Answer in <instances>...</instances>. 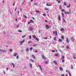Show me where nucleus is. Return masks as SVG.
I'll return each mask as SVG.
<instances>
[{
	"label": "nucleus",
	"mask_w": 76,
	"mask_h": 76,
	"mask_svg": "<svg viewBox=\"0 0 76 76\" xmlns=\"http://www.w3.org/2000/svg\"><path fill=\"white\" fill-rule=\"evenodd\" d=\"M24 17L25 18H26V19H27V17L25 15H24Z\"/></svg>",
	"instance_id": "412c9836"
},
{
	"label": "nucleus",
	"mask_w": 76,
	"mask_h": 76,
	"mask_svg": "<svg viewBox=\"0 0 76 76\" xmlns=\"http://www.w3.org/2000/svg\"><path fill=\"white\" fill-rule=\"evenodd\" d=\"M18 32H22V31L21 30H19L18 31Z\"/></svg>",
	"instance_id": "393cba45"
},
{
	"label": "nucleus",
	"mask_w": 76,
	"mask_h": 76,
	"mask_svg": "<svg viewBox=\"0 0 76 76\" xmlns=\"http://www.w3.org/2000/svg\"><path fill=\"white\" fill-rule=\"evenodd\" d=\"M30 31H32V28L30 27Z\"/></svg>",
	"instance_id": "7c9ffc66"
},
{
	"label": "nucleus",
	"mask_w": 76,
	"mask_h": 76,
	"mask_svg": "<svg viewBox=\"0 0 76 76\" xmlns=\"http://www.w3.org/2000/svg\"><path fill=\"white\" fill-rule=\"evenodd\" d=\"M66 47L67 49H69V46H66Z\"/></svg>",
	"instance_id": "f704fd0d"
},
{
	"label": "nucleus",
	"mask_w": 76,
	"mask_h": 76,
	"mask_svg": "<svg viewBox=\"0 0 76 76\" xmlns=\"http://www.w3.org/2000/svg\"><path fill=\"white\" fill-rule=\"evenodd\" d=\"M33 50V48H30V50Z\"/></svg>",
	"instance_id": "cd10ccee"
},
{
	"label": "nucleus",
	"mask_w": 76,
	"mask_h": 76,
	"mask_svg": "<svg viewBox=\"0 0 76 76\" xmlns=\"http://www.w3.org/2000/svg\"><path fill=\"white\" fill-rule=\"evenodd\" d=\"M45 22H48L47 20H45Z\"/></svg>",
	"instance_id": "e2e57ef3"
},
{
	"label": "nucleus",
	"mask_w": 76,
	"mask_h": 76,
	"mask_svg": "<svg viewBox=\"0 0 76 76\" xmlns=\"http://www.w3.org/2000/svg\"><path fill=\"white\" fill-rule=\"evenodd\" d=\"M64 5L66 6V3L65 2H64Z\"/></svg>",
	"instance_id": "a878e982"
},
{
	"label": "nucleus",
	"mask_w": 76,
	"mask_h": 76,
	"mask_svg": "<svg viewBox=\"0 0 76 76\" xmlns=\"http://www.w3.org/2000/svg\"><path fill=\"white\" fill-rule=\"evenodd\" d=\"M29 39H31V35H29Z\"/></svg>",
	"instance_id": "72a5a7b5"
},
{
	"label": "nucleus",
	"mask_w": 76,
	"mask_h": 76,
	"mask_svg": "<svg viewBox=\"0 0 76 76\" xmlns=\"http://www.w3.org/2000/svg\"><path fill=\"white\" fill-rule=\"evenodd\" d=\"M68 73L69 75L70 76H71V74H70V73L69 72H68Z\"/></svg>",
	"instance_id": "c9c22d12"
},
{
	"label": "nucleus",
	"mask_w": 76,
	"mask_h": 76,
	"mask_svg": "<svg viewBox=\"0 0 76 76\" xmlns=\"http://www.w3.org/2000/svg\"><path fill=\"white\" fill-rule=\"evenodd\" d=\"M30 23H31V22H29L28 23V24L29 25V24H30Z\"/></svg>",
	"instance_id": "3c124183"
},
{
	"label": "nucleus",
	"mask_w": 76,
	"mask_h": 76,
	"mask_svg": "<svg viewBox=\"0 0 76 76\" xmlns=\"http://www.w3.org/2000/svg\"><path fill=\"white\" fill-rule=\"evenodd\" d=\"M37 3H35L34 4V5H37Z\"/></svg>",
	"instance_id": "8fccbe9b"
},
{
	"label": "nucleus",
	"mask_w": 76,
	"mask_h": 76,
	"mask_svg": "<svg viewBox=\"0 0 76 76\" xmlns=\"http://www.w3.org/2000/svg\"><path fill=\"white\" fill-rule=\"evenodd\" d=\"M46 5L47 6H52V4H51L50 5H48V3H47L46 4Z\"/></svg>",
	"instance_id": "39448f33"
},
{
	"label": "nucleus",
	"mask_w": 76,
	"mask_h": 76,
	"mask_svg": "<svg viewBox=\"0 0 76 76\" xmlns=\"http://www.w3.org/2000/svg\"><path fill=\"white\" fill-rule=\"evenodd\" d=\"M29 43H32V42H31V41H29V42H28V44H29Z\"/></svg>",
	"instance_id": "c756f323"
},
{
	"label": "nucleus",
	"mask_w": 76,
	"mask_h": 76,
	"mask_svg": "<svg viewBox=\"0 0 76 76\" xmlns=\"http://www.w3.org/2000/svg\"><path fill=\"white\" fill-rule=\"evenodd\" d=\"M73 58H74V59H75V58H76L75 56H73Z\"/></svg>",
	"instance_id": "5fc2aeb1"
},
{
	"label": "nucleus",
	"mask_w": 76,
	"mask_h": 76,
	"mask_svg": "<svg viewBox=\"0 0 76 76\" xmlns=\"http://www.w3.org/2000/svg\"><path fill=\"white\" fill-rule=\"evenodd\" d=\"M56 37H54V40L55 41H56Z\"/></svg>",
	"instance_id": "de8ad7c7"
},
{
	"label": "nucleus",
	"mask_w": 76,
	"mask_h": 76,
	"mask_svg": "<svg viewBox=\"0 0 76 76\" xmlns=\"http://www.w3.org/2000/svg\"><path fill=\"white\" fill-rule=\"evenodd\" d=\"M63 20L64 22H65V20H64V18H63Z\"/></svg>",
	"instance_id": "09e8293b"
},
{
	"label": "nucleus",
	"mask_w": 76,
	"mask_h": 76,
	"mask_svg": "<svg viewBox=\"0 0 76 76\" xmlns=\"http://www.w3.org/2000/svg\"><path fill=\"white\" fill-rule=\"evenodd\" d=\"M52 52H53V53H55V51L54 50H52Z\"/></svg>",
	"instance_id": "a19ab883"
},
{
	"label": "nucleus",
	"mask_w": 76,
	"mask_h": 76,
	"mask_svg": "<svg viewBox=\"0 0 76 76\" xmlns=\"http://www.w3.org/2000/svg\"><path fill=\"white\" fill-rule=\"evenodd\" d=\"M71 68L72 69H73V65H71Z\"/></svg>",
	"instance_id": "bb28decb"
},
{
	"label": "nucleus",
	"mask_w": 76,
	"mask_h": 76,
	"mask_svg": "<svg viewBox=\"0 0 76 76\" xmlns=\"http://www.w3.org/2000/svg\"><path fill=\"white\" fill-rule=\"evenodd\" d=\"M15 64H13V67H15Z\"/></svg>",
	"instance_id": "680f3d73"
},
{
	"label": "nucleus",
	"mask_w": 76,
	"mask_h": 76,
	"mask_svg": "<svg viewBox=\"0 0 76 76\" xmlns=\"http://www.w3.org/2000/svg\"><path fill=\"white\" fill-rule=\"evenodd\" d=\"M64 60H63L62 61V63H63V62H64Z\"/></svg>",
	"instance_id": "13d9d810"
},
{
	"label": "nucleus",
	"mask_w": 76,
	"mask_h": 76,
	"mask_svg": "<svg viewBox=\"0 0 76 76\" xmlns=\"http://www.w3.org/2000/svg\"><path fill=\"white\" fill-rule=\"evenodd\" d=\"M10 52H11V51H12V49H10Z\"/></svg>",
	"instance_id": "6e6d98bb"
},
{
	"label": "nucleus",
	"mask_w": 76,
	"mask_h": 76,
	"mask_svg": "<svg viewBox=\"0 0 76 76\" xmlns=\"http://www.w3.org/2000/svg\"><path fill=\"white\" fill-rule=\"evenodd\" d=\"M64 56H62L61 57V59L62 60H64Z\"/></svg>",
	"instance_id": "0eeeda50"
},
{
	"label": "nucleus",
	"mask_w": 76,
	"mask_h": 76,
	"mask_svg": "<svg viewBox=\"0 0 76 76\" xmlns=\"http://www.w3.org/2000/svg\"><path fill=\"white\" fill-rule=\"evenodd\" d=\"M65 13H66V14H67V12H66V11H65Z\"/></svg>",
	"instance_id": "338daca9"
},
{
	"label": "nucleus",
	"mask_w": 76,
	"mask_h": 76,
	"mask_svg": "<svg viewBox=\"0 0 76 76\" xmlns=\"http://www.w3.org/2000/svg\"><path fill=\"white\" fill-rule=\"evenodd\" d=\"M61 31L63 32V31H64V29L63 28H61Z\"/></svg>",
	"instance_id": "1a4fd4ad"
},
{
	"label": "nucleus",
	"mask_w": 76,
	"mask_h": 76,
	"mask_svg": "<svg viewBox=\"0 0 76 76\" xmlns=\"http://www.w3.org/2000/svg\"><path fill=\"white\" fill-rule=\"evenodd\" d=\"M62 39H59L58 40V41L59 42H61V41H62Z\"/></svg>",
	"instance_id": "f8f14e48"
},
{
	"label": "nucleus",
	"mask_w": 76,
	"mask_h": 76,
	"mask_svg": "<svg viewBox=\"0 0 76 76\" xmlns=\"http://www.w3.org/2000/svg\"><path fill=\"white\" fill-rule=\"evenodd\" d=\"M17 9V8H16L15 9V11L16 12V10Z\"/></svg>",
	"instance_id": "4d7b16f0"
},
{
	"label": "nucleus",
	"mask_w": 76,
	"mask_h": 76,
	"mask_svg": "<svg viewBox=\"0 0 76 76\" xmlns=\"http://www.w3.org/2000/svg\"><path fill=\"white\" fill-rule=\"evenodd\" d=\"M30 20L32 23H34V21L32 20Z\"/></svg>",
	"instance_id": "5701e85b"
},
{
	"label": "nucleus",
	"mask_w": 76,
	"mask_h": 76,
	"mask_svg": "<svg viewBox=\"0 0 76 76\" xmlns=\"http://www.w3.org/2000/svg\"><path fill=\"white\" fill-rule=\"evenodd\" d=\"M44 39H48V38L45 37V38H44Z\"/></svg>",
	"instance_id": "58836bf2"
},
{
	"label": "nucleus",
	"mask_w": 76,
	"mask_h": 76,
	"mask_svg": "<svg viewBox=\"0 0 76 76\" xmlns=\"http://www.w3.org/2000/svg\"><path fill=\"white\" fill-rule=\"evenodd\" d=\"M30 60H31V61H32V62H34V60H32V59H30Z\"/></svg>",
	"instance_id": "4c0bfd02"
},
{
	"label": "nucleus",
	"mask_w": 76,
	"mask_h": 76,
	"mask_svg": "<svg viewBox=\"0 0 76 76\" xmlns=\"http://www.w3.org/2000/svg\"><path fill=\"white\" fill-rule=\"evenodd\" d=\"M66 41L68 44L69 43V39L68 38H66Z\"/></svg>",
	"instance_id": "7ed1b4c3"
},
{
	"label": "nucleus",
	"mask_w": 76,
	"mask_h": 76,
	"mask_svg": "<svg viewBox=\"0 0 76 76\" xmlns=\"http://www.w3.org/2000/svg\"><path fill=\"white\" fill-rule=\"evenodd\" d=\"M32 37L33 38H36V36L35 35H34Z\"/></svg>",
	"instance_id": "f3484780"
},
{
	"label": "nucleus",
	"mask_w": 76,
	"mask_h": 76,
	"mask_svg": "<svg viewBox=\"0 0 76 76\" xmlns=\"http://www.w3.org/2000/svg\"><path fill=\"white\" fill-rule=\"evenodd\" d=\"M59 70L62 71L63 70V68H62V67H60L59 68Z\"/></svg>",
	"instance_id": "9d476101"
},
{
	"label": "nucleus",
	"mask_w": 76,
	"mask_h": 76,
	"mask_svg": "<svg viewBox=\"0 0 76 76\" xmlns=\"http://www.w3.org/2000/svg\"><path fill=\"white\" fill-rule=\"evenodd\" d=\"M67 14H70V12H67Z\"/></svg>",
	"instance_id": "49530a36"
},
{
	"label": "nucleus",
	"mask_w": 76,
	"mask_h": 76,
	"mask_svg": "<svg viewBox=\"0 0 76 76\" xmlns=\"http://www.w3.org/2000/svg\"><path fill=\"white\" fill-rule=\"evenodd\" d=\"M70 7V4H69V6H66V7H67L68 8Z\"/></svg>",
	"instance_id": "ddd939ff"
},
{
	"label": "nucleus",
	"mask_w": 76,
	"mask_h": 76,
	"mask_svg": "<svg viewBox=\"0 0 76 76\" xmlns=\"http://www.w3.org/2000/svg\"><path fill=\"white\" fill-rule=\"evenodd\" d=\"M19 57V56H17L16 57V58H17V59H18V57Z\"/></svg>",
	"instance_id": "c03bdc74"
},
{
	"label": "nucleus",
	"mask_w": 76,
	"mask_h": 76,
	"mask_svg": "<svg viewBox=\"0 0 76 76\" xmlns=\"http://www.w3.org/2000/svg\"><path fill=\"white\" fill-rule=\"evenodd\" d=\"M61 76H65L64 75V74H62L61 75Z\"/></svg>",
	"instance_id": "864d4df0"
},
{
	"label": "nucleus",
	"mask_w": 76,
	"mask_h": 76,
	"mask_svg": "<svg viewBox=\"0 0 76 76\" xmlns=\"http://www.w3.org/2000/svg\"><path fill=\"white\" fill-rule=\"evenodd\" d=\"M45 10H49V9L47 8H45Z\"/></svg>",
	"instance_id": "6ab92c4d"
},
{
	"label": "nucleus",
	"mask_w": 76,
	"mask_h": 76,
	"mask_svg": "<svg viewBox=\"0 0 76 76\" xmlns=\"http://www.w3.org/2000/svg\"><path fill=\"white\" fill-rule=\"evenodd\" d=\"M55 56H58V55H57V54H56L55 55Z\"/></svg>",
	"instance_id": "bf43d9fd"
},
{
	"label": "nucleus",
	"mask_w": 76,
	"mask_h": 76,
	"mask_svg": "<svg viewBox=\"0 0 76 76\" xmlns=\"http://www.w3.org/2000/svg\"><path fill=\"white\" fill-rule=\"evenodd\" d=\"M36 13H38L39 14V11L37 10L36 11Z\"/></svg>",
	"instance_id": "b1692460"
},
{
	"label": "nucleus",
	"mask_w": 76,
	"mask_h": 76,
	"mask_svg": "<svg viewBox=\"0 0 76 76\" xmlns=\"http://www.w3.org/2000/svg\"><path fill=\"white\" fill-rule=\"evenodd\" d=\"M62 39H64V36H61V37Z\"/></svg>",
	"instance_id": "dca6fc26"
},
{
	"label": "nucleus",
	"mask_w": 76,
	"mask_h": 76,
	"mask_svg": "<svg viewBox=\"0 0 76 76\" xmlns=\"http://www.w3.org/2000/svg\"><path fill=\"white\" fill-rule=\"evenodd\" d=\"M40 69H41V70H42V68L41 67L40 68Z\"/></svg>",
	"instance_id": "69168bd1"
},
{
	"label": "nucleus",
	"mask_w": 76,
	"mask_h": 76,
	"mask_svg": "<svg viewBox=\"0 0 76 76\" xmlns=\"http://www.w3.org/2000/svg\"><path fill=\"white\" fill-rule=\"evenodd\" d=\"M17 55V53H15V54H14V56H16V55Z\"/></svg>",
	"instance_id": "c85d7f7f"
},
{
	"label": "nucleus",
	"mask_w": 76,
	"mask_h": 76,
	"mask_svg": "<svg viewBox=\"0 0 76 76\" xmlns=\"http://www.w3.org/2000/svg\"><path fill=\"white\" fill-rule=\"evenodd\" d=\"M29 50V48H27L26 49V51H28Z\"/></svg>",
	"instance_id": "a211bd4d"
},
{
	"label": "nucleus",
	"mask_w": 76,
	"mask_h": 76,
	"mask_svg": "<svg viewBox=\"0 0 76 76\" xmlns=\"http://www.w3.org/2000/svg\"><path fill=\"white\" fill-rule=\"evenodd\" d=\"M19 25H18L17 26V28H18V27H19Z\"/></svg>",
	"instance_id": "052dcab7"
},
{
	"label": "nucleus",
	"mask_w": 76,
	"mask_h": 76,
	"mask_svg": "<svg viewBox=\"0 0 76 76\" xmlns=\"http://www.w3.org/2000/svg\"><path fill=\"white\" fill-rule=\"evenodd\" d=\"M43 16H46V15H45V14H43Z\"/></svg>",
	"instance_id": "79ce46f5"
},
{
	"label": "nucleus",
	"mask_w": 76,
	"mask_h": 76,
	"mask_svg": "<svg viewBox=\"0 0 76 76\" xmlns=\"http://www.w3.org/2000/svg\"><path fill=\"white\" fill-rule=\"evenodd\" d=\"M31 56H32V57L34 58L35 59V58H36L35 56H34V55H31Z\"/></svg>",
	"instance_id": "6e6552de"
},
{
	"label": "nucleus",
	"mask_w": 76,
	"mask_h": 76,
	"mask_svg": "<svg viewBox=\"0 0 76 76\" xmlns=\"http://www.w3.org/2000/svg\"><path fill=\"white\" fill-rule=\"evenodd\" d=\"M24 41H25V39H24L23 40V41H21L20 42V43L21 44L20 45H22V43H23V42H24Z\"/></svg>",
	"instance_id": "20e7f679"
},
{
	"label": "nucleus",
	"mask_w": 76,
	"mask_h": 76,
	"mask_svg": "<svg viewBox=\"0 0 76 76\" xmlns=\"http://www.w3.org/2000/svg\"><path fill=\"white\" fill-rule=\"evenodd\" d=\"M55 35V36L57 35V31H56Z\"/></svg>",
	"instance_id": "4468645a"
},
{
	"label": "nucleus",
	"mask_w": 76,
	"mask_h": 76,
	"mask_svg": "<svg viewBox=\"0 0 76 76\" xmlns=\"http://www.w3.org/2000/svg\"><path fill=\"white\" fill-rule=\"evenodd\" d=\"M35 39L36 40H37V41H39V40H38V38H35Z\"/></svg>",
	"instance_id": "37998d69"
},
{
	"label": "nucleus",
	"mask_w": 76,
	"mask_h": 76,
	"mask_svg": "<svg viewBox=\"0 0 76 76\" xmlns=\"http://www.w3.org/2000/svg\"><path fill=\"white\" fill-rule=\"evenodd\" d=\"M17 18L15 19V21H17Z\"/></svg>",
	"instance_id": "774afa93"
},
{
	"label": "nucleus",
	"mask_w": 76,
	"mask_h": 76,
	"mask_svg": "<svg viewBox=\"0 0 76 76\" xmlns=\"http://www.w3.org/2000/svg\"><path fill=\"white\" fill-rule=\"evenodd\" d=\"M58 18L59 19V20H60L61 19V17H60V16H58Z\"/></svg>",
	"instance_id": "9b49d317"
},
{
	"label": "nucleus",
	"mask_w": 76,
	"mask_h": 76,
	"mask_svg": "<svg viewBox=\"0 0 76 76\" xmlns=\"http://www.w3.org/2000/svg\"><path fill=\"white\" fill-rule=\"evenodd\" d=\"M59 8L60 9H62V7H61V5H59Z\"/></svg>",
	"instance_id": "aec40b11"
},
{
	"label": "nucleus",
	"mask_w": 76,
	"mask_h": 76,
	"mask_svg": "<svg viewBox=\"0 0 76 76\" xmlns=\"http://www.w3.org/2000/svg\"><path fill=\"white\" fill-rule=\"evenodd\" d=\"M42 58H43V59H44V60H46V57H45L44 56V55H42Z\"/></svg>",
	"instance_id": "f257e3e1"
},
{
	"label": "nucleus",
	"mask_w": 76,
	"mask_h": 76,
	"mask_svg": "<svg viewBox=\"0 0 76 76\" xmlns=\"http://www.w3.org/2000/svg\"><path fill=\"white\" fill-rule=\"evenodd\" d=\"M53 63H54L56 65H57L58 64L57 62L55 60L53 61Z\"/></svg>",
	"instance_id": "f03ea898"
},
{
	"label": "nucleus",
	"mask_w": 76,
	"mask_h": 76,
	"mask_svg": "<svg viewBox=\"0 0 76 76\" xmlns=\"http://www.w3.org/2000/svg\"><path fill=\"white\" fill-rule=\"evenodd\" d=\"M53 34H55V31H53Z\"/></svg>",
	"instance_id": "0e129e2a"
},
{
	"label": "nucleus",
	"mask_w": 76,
	"mask_h": 76,
	"mask_svg": "<svg viewBox=\"0 0 76 76\" xmlns=\"http://www.w3.org/2000/svg\"><path fill=\"white\" fill-rule=\"evenodd\" d=\"M62 15L63 18H64V14L62 12Z\"/></svg>",
	"instance_id": "2f4dec72"
},
{
	"label": "nucleus",
	"mask_w": 76,
	"mask_h": 76,
	"mask_svg": "<svg viewBox=\"0 0 76 76\" xmlns=\"http://www.w3.org/2000/svg\"><path fill=\"white\" fill-rule=\"evenodd\" d=\"M56 1H58V3H61V1H60L57 0Z\"/></svg>",
	"instance_id": "4be33fe9"
},
{
	"label": "nucleus",
	"mask_w": 76,
	"mask_h": 76,
	"mask_svg": "<svg viewBox=\"0 0 76 76\" xmlns=\"http://www.w3.org/2000/svg\"><path fill=\"white\" fill-rule=\"evenodd\" d=\"M61 11L62 12H64V11H65V10H61Z\"/></svg>",
	"instance_id": "473e14b6"
},
{
	"label": "nucleus",
	"mask_w": 76,
	"mask_h": 76,
	"mask_svg": "<svg viewBox=\"0 0 76 76\" xmlns=\"http://www.w3.org/2000/svg\"><path fill=\"white\" fill-rule=\"evenodd\" d=\"M30 66L31 68H32V64H30Z\"/></svg>",
	"instance_id": "2eb2a0df"
},
{
	"label": "nucleus",
	"mask_w": 76,
	"mask_h": 76,
	"mask_svg": "<svg viewBox=\"0 0 76 76\" xmlns=\"http://www.w3.org/2000/svg\"><path fill=\"white\" fill-rule=\"evenodd\" d=\"M15 2L14 4H13V6H15Z\"/></svg>",
	"instance_id": "603ef678"
},
{
	"label": "nucleus",
	"mask_w": 76,
	"mask_h": 76,
	"mask_svg": "<svg viewBox=\"0 0 76 76\" xmlns=\"http://www.w3.org/2000/svg\"><path fill=\"white\" fill-rule=\"evenodd\" d=\"M45 64H47V63H48V62H47V61H45Z\"/></svg>",
	"instance_id": "ea45409f"
},
{
	"label": "nucleus",
	"mask_w": 76,
	"mask_h": 76,
	"mask_svg": "<svg viewBox=\"0 0 76 76\" xmlns=\"http://www.w3.org/2000/svg\"><path fill=\"white\" fill-rule=\"evenodd\" d=\"M26 37V35H24V36H22V38H24V37Z\"/></svg>",
	"instance_id": "e433bc0d"
},
{
	"label": "nucleus",
	"mask_w": 76,
	"mask_h": 76,
	"mask_svg": "<svg viewBox=\"0 0 76 76\" xmlns=\"http://www.w3.org/2000/svg\"><path fill=\"white\" fill-rule=\"evenodd\" d=\"M46 29H49V28H50V26H48V25H46Z\"/></svg>",
	"instance_id": "423d86ee"
},
{
	"label": "nucleus",
	"mask_w": 76,
	"mask_h": 76,
	"mask_svg": "<svg viewBox=\"0 0 76 76\" xmlns=\"http://www.w3.org/2000/svg\"><path fill=\"white\" fill-rule=\"evenodd\" d=\"M37 45H33V47H35V46H37Z\"/></svg>",
	"instance_id": "a18cd8bd"
}]
</instances>
